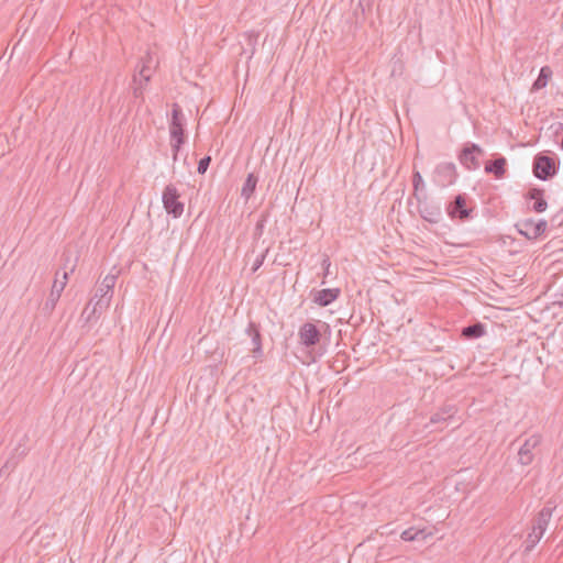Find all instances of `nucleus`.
Returning a JSON list of instances; mask_svg holds the SVG:
<instances>
[{"label":"nucleus","instance_id":"7","mask_svg":"<svg viewBox=\"0 0 563 563\" xmlns=\"http://www.w3.org/2000/svg\"><path fill=\"white\" fill-rule=\"evenodd\" d=\"M468 200L466 194L456 195L446 207L450 218L460 221L468 220L473 212V208L467 206Z\"/></svg>","mask_w":563,"mask_h":563},{"label":"nucleus","instance_id":"35","mask_svg":"<svg viewBox=\"0 0 563 563\" xmlns=\"http://www.w3.org/2000/svg\"><path fill=\"white\" fill-rule=\"evenodd\" d=\"M8 464H9V462H7V463L4 464V466L1 468V472L3 471V468L8 467Z\"/></svg>","mask_w":563,"mask_h":563},{"label":"nucleus","instance_id":"3","mask_svg":"<svg viewBox=\"0 0 563 563\" xmlns=\"http://www.w3.org/2000/svg\"><path fill=\"white\" fill-rule=\"evenodd\" d=\"M63 260H65L64 266H63V276L62 279H59V271L55 274V279L52 286V290L49 294L48 299L45 302V308L53 310L57 303V301L60 298V295L63 290L65 289L68 280V274L73 273L75 271V264L68 267L69 258L66 256V254H63Z\"/></svg>","mask_w":563,"mask_h":563},{"label":"nucleus","instance_id":"21","mask_svg":"<svg viewBox=\"0 0 563 563\" xmlns=\"http://www.w3.org/2000/svg\"><path fill=\"white\" fill-rule=\"evenodd\" d=\"M258 178L255 174L250 173L241 189V196L247 201L256 189Z\"/></svg>","mask_w":563,"mask_h":563},{"label":"nucleus","instance_id":"24","mask_svg":"<svg viewBox=\"0 0 563 563\" xmlns=\"http://www.w3.org/2000/svg\"><path fill=\"white\" fill-rule=\"evenodd\" d=\"M412 185H413V197L416 198V194L423 188V179L421 174L418 170H415L412 174Z\"/></svg>","mask_w":563,"mask_h":563},{"label":"nucleus","instance_id":"6","mask_svg":"<svg viewBox=\"0 0 563 563\" xmlns=\"http://www.w3.org/2000/svg\"><path fill=\"white\" fill-rule=\"evenodd\" d=\"M416 200L418 202V212L423 220L430 223L440 222L442 218V208L440 205L429 200L427 196L421 197L419 194H416Z\"/></svg>","mask_w":563,"mask_h":563},{"label":"nucleus","instance_id":"32","mask_svg":"<svg viewBox=\"0 0 563 563\" xmlns=\"http://www.w3.org/2000/svg\"><path fill=\"white\" fill-rule=\"evenodd\" d=\"M321 265H322L323 271H324V276H327L329 274V268H330V265H331L330 258H329L328 255H324Z\"/></svg>","mask_w":563,"mask_h":563},{"label":"nucleus","instance_id":"8","mask_svg":"<svg viewBox=\"0 0 563 563\" xmlns=\"http://www.w3.org/2000/svg\"><path fill=\"white\" fill-rule=\"evenodd\" d=\"M483 154L484 151L479 145L468 143L461 150L459 154V161L466 169L474 170L481 166L477 155Z\"/></svg>","mask_w":563,"mask_h":563},{"label":"nucleus","instance_id":"4","mask_svg":"<svg viewBox=\"0 0 563 563\" xmlns=\"http://www.w3.org/2000/svg\"><path fill=\"white\" fill-rule=\"evenodd\" d=\"M115 275L109 274L103 278V280L100 283L96 290L95 298L98 297V300L93 303L91 313H101L109 307L111 298L113 296V288L115 286Z\"/></svg>","mask_w":563,"mask_h":563},{"label":"nucleus","instance_id":"12","mask_svg":"<svg viewBox=\"0 0 563 563\" xmlns=\"http://www.w3.org/2000/svg\"><path fill=\"white\" fill-rule=\"evenodd\" d=\"M299 342L305 347L310 349L316 346L321 340L320 329L312 322H305L298 331Z\"/></svg>","mask_w":563,"mask_h":563},{"label":"nucleus","instance_id":"20","mask_svg":"<svg viewBox=\"0 0 563 563\" xmlns=\"http://www.w3.org/2000/svg\"><path fill=\"white\" fill-rule=\"evenodd\" d=\"M552 74L553 73L550 66H543L540 69L538 78L532 84L531 91H538L544 88L548 85L549 80L551 79Z\"/></svg>","mask_w":563,"mask_h":563},{"label":"nucleus","instance_id":"10","mask_svg":"<svg viewBox=\"0 0 563 563\" xmlns=\"http://www.w3.org/2000/svg\"><path fill=\"white\" fill-rule=\"evenodd\" d=\"M555 172L556 169L553 158L543 154H538L534 157L533 174L537 178L541 180H548L554 176Z\"/></svg>","mask_w":563,"mask_h":563},{"label":"nucleus","instance_id":"11","mask_svg":"<svg viewBox=\"0 0 563 563\" xmlns=\"http://www.w3.org/2000/svg\"><path fill=\"white\" fill-rule=\"evenodd\" d=\"M547 227L548 223L545 220L534 222L532 219H525L516 224L518 232L528 240H534L541 236L545 232Z\"/></svg>","mask_w":563,"mask_h":563},{"label":"nucleus","instance_id":"33","mask_svg":"<svg viewBox=\"0 0 563 563\" xmlns=\"http://www.w3.org/2000/svg\"><path fill=\"white\" fill-rule=\"evenodd\" d=\"M153 62H154V58L150 52H147L145 54V56L141 58V64H147V65L152 66Z\"/></svg>","mask_w":563,"mask_h":563},{"label":"nucleus","instance_id":"23","mask_svg":"<svg viewBox=\"0 0 563 563\" xmlns=\"http://www.w3.org/2000/svg\"><path fill=\"white\" fill-rule=\"evenodd\" d=\"M133 82L135 84V87L133 88L134 98H143V93L147 84H144L142 82V80H139L136 75L133 76Z\"/></svg>","mask_w":563,"mask_h":563},{"label":"nucleus","instance_id":"34","mask_svg":"<svg viewBox=\"0 0 563 563\" xmlns=\"http://www.w3.org/2000/svg\"><path fill=\"white\" fill-rule=\"evenodd\" d=\"M556 134H562V140H561L560 145L563 148V123L559 124V129L556 130Z\"/></svg>","mask_w":563,"mask_h":563},{"label":"nucleus","instance_id":"27","mask_svg":"<svg viewBox=\"0 0 563 563\" xmlns=\"http://www.w3.org/2000/svg\"><path fill=\"white\" fill-rule=\"evenodd\" d=\"M211 163L210 156H205L198 162L197 172L199 174H205Z\"/></svg>","mask_w":563,"mask_h":563},{"label":"nucleus","instance_id":"28","mask_svg":"<svg viewBox=\"0 0 563 563\" xmlns=\"http://www.w3.org/2000/svg\"><path fill=\"white\" fill-rule=\"evenodd\" d=\"M552 289L555 291L554 295L556 297H562L563 298V274L552 285Z\"/></svg>","mask_w":563,"mask_h":563},{"label":"nucleus","instance_id":"25","mask_svg":"<svg viewBox=\"0 0 563 563\" xmlns=\"http://www.w3.org/2000/svg\"><path fill=\"white\" fill-rule=\"evenodd\" d=\"M269 252V247H266L255 260L253 266H252V272L255 273L257 272V269L263 265L265 258H266V255L268 254Z\"/></svg>","mask_w":563,"mask_h":563},{"label":"nucleus","instance_id":"31","mask_svg":"<svg viewBox=\"0 0 563 563\" xmlns=\"http://www.w3.org/2000/svg\"><path fill=\"white\" fill-rule=\"evenodd\" d=\"M417 540H426L428 537L432 536V532H428L426 529H416Z\"/></svg>","mask_w":563,"mask_h":563},{"label":"nucleus","instance_id":"15","mask_svg":"<svg viewBox=\"0 0 563 563\" xmlns=\"http://www.w3.org/2000/svg\"><path fill=\"white\" fill-rule=\"evenodd\" d=\"M456 413H457L456 406L453 404L445 402L438 409V411H435L431 416L430 423L431 424H439V423L444 424L448 421L452 420Z\"/></svg>","mask_w":563,"mask_h":563},{"label":"nucleus","instance_id":"1","mask_svg":"<svg viewBox=\"0 0 563 563\" xmlns=\"http://www.w3.org/2000/svg\"><path fill=\"white\" fill-rule=\"evenodd\" d=\"M554 509L555 505L549 500L531 520V531L528 533L523 542L525 552L532 551V549L539 543L549 526Z\"/></svg>","mask_w":563,"mask_h":563},{"label":"nucleus","instance_id":"17","mask_svg":"<svg viewBox=\"0 0 563 563\" xmlns=\"http://www.w3.org/2000/svg\"><path fill=\"white\" fill-rule=\"evenodd\" d=\"M507 161L504 156H498L495 159L487 161L485 164V172L493 174L496 178H501L506 174Z\"/></svg>","mask_w":563,"mask_h":563},{"label":"nucleus","instance_id":"26","mask_svg":"<svg viewBox=\"0 0 563 563\" xmlns=\"http://www.w3.org/2000/svg\"><path fill=\"white\" fill-rule=\"evenodd\" d=\"M400 538L404 541H408V542L416 541L417 540L416 528L411 527V528L406 529L405 531L401 532Z\"/></svg>","mask_w":563,"mask_h":563},{"label":"nucleus","instance_id":"2","mask_svg":"<svg viewBox=\"0 0 563 563\" xmlns=\"http://www.w3.org/2000/svg\"><path fill=\"white\" fill-rule=\"evenodd\" d=\"M170 146L174 161L177 159L180 147L186 142L185 118L178 103L173 104L172 119L169 122Z\"/></svg>","mask_w":563,"mask_h":563},{"label":"nucleus","instance_id":"19","mask_svg":"<svg viewBox=\"0 0 563 563\" xmlns=\"http://www.w3.org/2000/svg\"><path fill=\"white\" fill-rule=\"evenodd\" d=\"M485 334V325L482 322H475L464 327L461 331V336L465 340L478 339Z\"/></svg>","mask_w":563,"mask_h":563},{"label":"nucleus","instance_id":"29","mask_svg":"<svg viewBox=\"0 0 563 563\" xmlns=\"http://www.w3.org/2000/svg\"><path fill=\"white\" fill-rule=\"evenodd\" d=\"M92 303V300H90L88 302V305L85 307L84 311H82V317L86 316V320L87 321H90L93 317H99L101 313L99 312H96V313H91V310H92V307L93 305Z\"/></svg>","mask_w":563,"mask_h":563},{"label":"nucleus","instance_id":"18","mask_svg":"<svg viewBox=\"0 0 563 563\" xmlns=\"http://www.w3.org/2000/svg\"><path fill=\"white\" fill-rule=\"evenodd\" d=\"M543 194H544V190L541 188H531L528 191L527 197L529 199L534 200L533 210L536 212H543V211H545V209L548 207V202L544 200Z\"/></svg>","mask_w":563,"mask_h":563},{"label":"nucleus","instance_id":"22","mask_svg":"<svg viewBox=\"0 0 563 563\" xmlns=\"http://www.w3.org/2000/svg\"><path fill=\"white\" fill-rule=\"evenodd\" d=\"M156 64H158V62L156 60L155 62ZM157 65H155L154 67L147 65V64H142L141 65V68L139 69L137 71V79L139 80H142V82L144 84H147L150 80H151V77H152V74H153V70L156 68Z\"/></svg>","mask_w":563,"mask_h":563},{"label":"nucleus","instance_id":"16","mask_svg":"<svg viewBox=\"0 0 563 563\" xmlns=\"http://www.w3.org/2000/svg\"><path fill=\"white\" fill-rule=\"evenodd\" d=\"M340 292L339 288L321 289L316 294L313 301L320 307H327L338 299Z\"/></svg>","mask_w":563,"mask_h":563},{"label":"nucleus","instance_id":"30","mask_svg":"<svg viewBox=\"0 0 563 563\" xmlns=\"http://www.w3.org/2000/svg\"><path fill=\"white\" fill-rule=\"evenodd\" d=\"M264 222H265V218L261 219L256 225H255V231H254V235L255 236H261L263 234V230H264Z\"/></svg>","mask_w":563,"mask_h":563},{"label":"nucleus","instance_id":"9","mask_svg":"<svg viewBox=\"0 0 563 563\" xmlns=\"http://www.w3.org/2000/svg\"><path fill=\"white\" fill-rule=\"evenodd\" d=\"M456 178L457 172L454 163H441L435 167L433 180L438 186L448 187L453 185Z\"/></svg>","mask_w":563,"mask_h":563},{"label":"nucleus","instance_id":"5","mask_svg":"<svg viewBox=\"0 0 563 563\" xmlns=\"http://www.w3.org/2000/svg\"><path fill=\"white\" fill-rule=\"evenodd\" d=\"M180 194L175 185L169 184L165 187L162 196L163 206L168 214L179 218L184 212V203L179 201Z\"/></svg>","mask_w":563,"mask_h":563},{"label":"nucleus","instance_id":"13","mask_svg":"<svg viewBox=\"0 0 563 563\" xmlns=\"http://www.w3.org/2000/svg\"><path fill=\"white\" fill-rule=\"evenodd\" d=\"M541 440L542 438L540 434H532L531 437L525 440V442L521 444L518 451V462L521 465L527 466L533 462V450L540 445Z\"/></svg>","mask_w":563,"mask_h":563},{"label":"nucleus","instance_id":"14","mask_svg":"<svg viewBox=\"0 0 563 563\" xmlns=\"http://www.w3.org/2000/svg\"><path fill=\"white\" fill-rule=\"evenodd\" d=\"M245 333L251 336L253 347L251 350L254 358L258 360L263 357V343H262V334L261 327L258 323L254 321H250L247 328L245 329Z\"/></svg>","mask_w":563,"mask_h":563}]
</instances>
